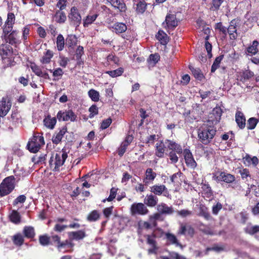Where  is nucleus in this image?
<instances>
[{
	"mask_svg": "<svg viewBox=\"0 0 259 259\" xmlns=\"http://www.w3.org/2000/svg\"><path fill=\"white\" fill-rule=\"evenodd\" d=\"M216 127L210 124H203L198 132V137L200 141L204 145L209 144L215 135Z\"/></svg>",
	"mask_w": 259,
	"mask_h": 259,
	"instance_id": "f257e3e1",
	"label": "nucleus"
},
{
	"mask_svg": "<svg viewBox=\"0 0 259 259\" xmlns=\"http://www.w3.org/2000/svg\"><path fill=\"white\" fill-rule=\"evenodd\" d=\"M2 30L1 38L5 42L15 47H17L21 43L19 31L18 30L9 28V29H5Z\"/></svg>",
	"mask_w": 259,
	"mask_h": 259,
	"instance_id": "f03ea898",
	"label": "nucleus"
},
{
	"mask_svg": "<svg viewBox=\"0 0 259 259\" xmlns=\"http://www.w3.org/2000/svg\"><path fill=\"white\" fill-rule=\"evenodd\" d=\"M68 154L65 150L62 149L61 151H59L55 154V159L52 156L49 160V165L50 168L54 171H59L60 167L62 166Z\"/></svg>",
	"mask_w": 259,
	"mask_h": 259,
	"instance_id": "7ed1b4c3",
	"label": "nucleus"
},
{
	"mask_svg": "<svg viewBox=\"0 0 259 259\" xmlns=\"http://www.w3.org/2000/svg\"><path fill=\"white\" fill-rule=\"evenodd\" d=\"M15 178L11 176L6 178L0 184V196L9 194L15 188Z\"/></svg>",
	"mask_w": 259,
	"mask_h": 259,
	"instance_id": "20e7f679",
	"label": "nucleus"
},
{
	"mask_svg": "<svg viewBox=\"0 0 259 259\" xmlns=\"http://www.w3.org/2000/svg\"><path fill=\"white\" fill-rule=\"evenodd\" d=\"M45 144L44 137L42 135L34 134L27 145L29 151L31 153H36L40 147Z\"/></svg>",
	"mask_w": 259,
	"mask_h": 259,
	"instance_id": "39448f33",
	"label": "nucleus"
},
{
	"mask_svg": "<svg viewBox=\"0 0 259 259\" xmlns=\"http://www.w3.org/2000/svg\"><path fill=\"white\" fill-rule=\"evenodd\" d=\"M212 178L218 183L224 182L231 184L235 181L234 175L225 171H218L216 174L213 175Z\"/></svg>",
	"mask_w": 259,
	"mask_h": 259,
	"instance_id": "423d86ee",
	"label": "nucleus"
},
{
	"mask_svg": "<svg viewBox=\"0 0 259 259\" xmlns=\"http://www.w3.org/2000/svg\"><path fill=\"white\" fill-rule=\"evenodd\" d=\"M130 212L132 215H145L147 214L149 211L144 203L135 202L131 206Z\"/></svg>",
	"mask_w": 259,
	"mask_h": 259,
	"instance_id": "0eeeda50",
	"label": "nucleus"
},
{
	"mask_svg": "<svg viewBox=\"0 0 259 259\" xmlns=\"http://www.w3.org/2000/svg\"><path fill=\"white\" fill-rule=\"evenodd\" d=\"M68 17L71 25L74 26L76 28L80 25L81 23V16L76 7H72L71 8Z\"/></svg>",
	"mask_w": 259,
	"mask_h": 259,
	"instance_id": "6e6552de",
	"label": "nucleus"
},
{
	"mask_svg": "<svg viewBox=\"0 0 259 259\" xmlns=\"http://www.w3.org/2000/svg\"><path fill=\"white\" fill-rule=\"evenodd\" d=\"M77 116L72 110H60L57 114V118L59 121H74L76 120Z\"/></svg>",
	"mask_w": 259,
	"mask_h": 259,
	"instance_id": "1a4fd4ad",
	"label": "nucleus"
},
{
	"mask_svg": "<svg viewBox=\"0 0 259 259\" xmlns=\"http://www.w3.org/2000/svg\"><path fill=\"white\" fill-rule=\"evenodd\" d=\"M12 107V101L8 97H3L0 101V117H4L7 115Z\"/></svg>",
	"mask_w": 259,
	"mask_h": 259,
	"instance_id": "9d476101",
	"label": "nucleus"
},
{
	"mask_svg": "<svg viewBox=\"0 0 259 259\" xmlns=\"http://www.w3.org/2000/svg\"><path fill=\"white\" fill-rule=\"evenodd\" d=\"M165 25L164 27L166 29L174 30L178 25V21L175 14L167 13L165 19V21L163 22L162 25Z\"/></svg>",
	"mask_w": 259,
	"mask_h": 259,
	"instance_id": "9b49d317",
	"label": "nucleus"
},
{
	"mask_svg": "<svg viewBox=\"0 0 259 259\" xmlns=\"http://www.w3.org/2000/svg\"><path fill=\"white\" fill-rule=\"evenodd\" d=\"M222 110L220 107L214 108L208 116L207 123L217 124L220 120L222 114Z\"/></svg>",
	"mask_w": 259,
	"mask_h": 259,
	"instance_id": "f8f14e48",
	"label": "nucleus"
},
{
	"mask_svg": "<svg viewBox=\"0 0 259 259\" xmlns=\"http://www.w3.org/2000/svg\"><path fill=\"white\" fill-rule=\"evenodd\" d=\"M183 154L187 166L194 169L197 167V164L194 160L190 150L188 149H185L184 150Z\"/></svg>",
	"mask_w": 259,
	"mask_h": 259,
	"instance_id": "ddd939ff",
	"label": "nucleus"
},
{
	"mask_svg": "<svg viewBox=\"0 0 259 259\" xmlns=\"http://www.w3.org/2000/svg\"><path fill=\"white\" fill-rule=\"evenodd\" d=\"M150 191L155 195L160 196L162 195L165 197H168L169 195V192L167 188L163 184H156L150 187Z\"/></svg>",
	"mask_w": 259,
	"mask_h": 259,
	"instance_id": "4468645a",
	"label": "nucleus"
},
{
	"mask_svg": "<svg viewBox=\"0 0 259 259\" xmlns=\"http://www.w3.org/2000/svg\"><path fill=\"white\" fill-rule=\"evenodd\" d=\"M238 23V20L234 19L229 23L227 28V33L229 34L230 39L235 40L237 38V26Z\"/></svg>",
	"mask_w": 259,
	"mask_h": 259,
	"instance_id": "2eb2a0df",
	"label": "nucleus"
},
{
	"mask_svg": "<svg viewBox=\"0 0 259 259\" xmlns=\"http://www.w3.org/2000/svg\"><path fill=\"white\" fill-rule=\"evenodd\" d=\"M16 55L11 45L6 42L0 45V56L2 57Z\"/></svg>",
	"mask_w": 259,
	"mask_h": 259,
	"instance_id": "dca6fc26",
	"label": "nucleus"
},
{
	"mask_svg": "<svg viewBox=\"0 0 259 259\" xmlns=\"http://www.w3.org/2000/svg\"><path fill=\"white\" fill-rule=\"evenodd\" d=\"M166 146L165 141L160 140L155 145V155L160 158L164 157L166 149Z\"/></svg>",
	"mask_w": 259,
	"mask_h": 259,
	"instance_id": "f3484780",
	"label": "nucleus"
},
{
	"mask_svg": "<svg viewBox=\"0 0 259 259\" xmlns=\"http://www.w3.org/2000/svg\"><path fill=\"white\" fill-rule=\"evenodd\" d=\"M165 143L166 144L167 148L171 150V151H175L178 154H181L183 153V149L181 145L175 141L172 140L166 139Z\"/></svg>",
	"mask_w": 259,
	"mask_h": 259,
	"instance_id": "a211bd4d",
	"label": "nucleus"
},
{
	"mask_svg": "<svg viewBox=\"0 0 259 259\" xmlns=\"http://www.w3.org/2000/svg\"><path fill=\"white\" fill-rule=\"evenodd\" d=\"M115 9H118L120 13H125L127 10L126 4L123 0H106Z\"/></svg>",
	"mask_w": 259,
	"mask_h": 259,
	"instance_id": "6ab92c4d",
	"label": "nucleus"
},
{
	"mask_svg": "<svg viewBox=\"0 0 259 259\" xmlns=\"http://www.w3.org/2000/svg\"><path fill=\"white\" fill-rule=\"evenodd\" d=\"M67 132V128L64 126L60 130L59 132H55L52 138V142L56 145L60 143Z\"/></svg>",
	"mask_w": 259,
	"mask_h": 259,
	"instance_id": "aec40b11",
	"label": "nucleus"
},
{
	"mask_svg": "<svg viewBox=\"0 0 259 259\" xmlns=\"http://www.w3.org/2000/svg\"><path fill=\"white\" fill-rule=\"evenodd\" d=\"M15 56H12L2 57V69L5 70L8 67H11L12 66H15L16 64V62L15 61Z\"/></svg>",
	"mask_w": 259,
	"mask_h": 259,
	"instance_id": "412c9836",
	"label": "nucleus"
},
{
	"mask_svg": "<svg viewBox=\"0 0 259 259\" xmlns=\"http://www.w3.org/2000/svg\"><path fill=\"white\" fill-rule=\"evenodd\" d=\"M195 233L194 228L191 226H186L185 224H181L178 231V234L188 235L192 237Z\"/></svg>",
	"mask_w": 259,
	"mask_h": 259,
	"instance_id": "4be33fe9",
	"label": "nucleus"
},
{
	"mask_svg": "<svg viewBox=\"0 0 259 259\" xmlns=\"http://www.w3.org/2000/svg\"><path fill=\"white\" fill-rule=\"evenodd\" d=\"M16 17L13 13L9 12L7 15V18L4 23V25L2 26V29L9 28L13 29L15 23Z\"/></svg>",
	"mask_w": 259,
	"mask_h": 259,
	"instance_id": "5701e85b",
	"label": "nucleus"
},
{
	"mask_svg": "<svg viewBox=\"0 0 259 259\" xmlns=\"http://www.w3.org/2000/svg\"><path fill=\"white\" fill-rule=\"evenodd\" d=\"M68 238L71 241L80 240L83 239L86 236L84 230L77 231H72L68 233Z\"/></svg>",
	"mask_w": 259,
	"mask_h": 259,
	"instance_id": "b1692460",
	"label": "nucleus"
},
{
	"mask_svg": "<svg viewBox=\"0 0 259 259\" xmlns=\"http://www.w3.org/2000/svg\"><path fill=\"white\" fill-rule=\"evenodd\" d=\"M202 196L204 198L211 199L213 196V191L210 185L207 183L201 184Z\"/></svg>",
	"mask_w": 259,
	"mask_h": 259,
	"instance_id": "393cba45",
	"label": "nucleus"
},
{
	"mask_svg": "<svg viewBox=\"0 0 259 259\" xmlns=\"http://www.w3.org/2000/svg\"><path fill=\"white\" fill-rule=\"evenodd\" d=\"M158 201V199L156 196L150 194L146 195L144 202L146 206L153 207L157 205Z\"/></svg>",
	"mask_w": 259,
	"mask_h": 259,
	"instance_id": "a878e982",
	"label": "nucleus"
},
{
	"mask_svg": "<svg viewBox=\"0 0 259 259\" xmlns=\"http://www.w3.org/2000/svg\"><path fill=\"white\" fill-rule=\"evenodd\" d=\"M235 120L237 125L240 129H243L245 127L246 119L243 113L240 111H237L235 114Z\"/></svg>",
	"mask_w": 259,
	"mask_h": 259,
	"instance_id": "bb28decb",
	"label": "nucleus"
},
{
	"mask_svg": "<svg viewBox=\"0 0 259 259\" xmlns=\"http://www.w3.org/2000/svg\"><path fill=\"white\" fill-rule=\"evenodd\" d=\"M43 122L45 126L52 130L57 123V117H52L50 114H48L44 119Z\"/></svg>",
	"mask_w": 259,
	"mask_h": 259,
	"instance_id": "cd10ccee",
	"label": "nucleus"
},
{
	"mask_svg": "<svg viewBox=\"0 0 259 259\" xmlns=\"http://www.w3.org/2000/svg\"><path fill=\"white\" fill-rule=\"evenodd\" d=\"M156 176V173L153 171L151 168H148L145 171V177L143 180V182L145 184H148L149 182H153Z\"/></svg>",
	"mask_w": 259,
	"mask_h": 259,
	"instance_id": "c85d7f7f",
	"label": "nucleus"
},
{
	"mask_svg": "<svg viewBox=\"0 0 259 259\" xmlns=\"http://www.w3.org/2000/svg\"><path fill=\"white\" fill-rule=\"evenodd\" d=\"M254 75L253 72L249 69L242 71L239 73V80L242 82H245L249 80Z\"/></svg>",
	"mask_w": 259,
	"mask_h": 259,
	"instance_id": "c756f323",
	"label": "nucleus"
},
{
	"mask_svg": "<svg viewBox=\"0 0 259 259\" xmlns=\"http://www.w3.org/2000/svg\"><path fill=\"white\" fill-rule=\"evenodd\" d=\"M157 209L162 214H171L174 211L172 207H169L164 203L158 205Z\"/></svg>",
	"mask_w": 259,
	"mask_h": 259,
	"instance_id": "7c9ffc66",
	"label": "nucleus"
},
{
	"mask_svg": "<svg viewBox=\"0 0 259 259\" xmlns=\"http://www.w3.org/2000/svg\"><path fill=\"white\" fill-rule=\"evenodd\" d=\"M156 38L162 45H166L169 41V37L164 31L160 30L156 35Z\"/></svg>",
	"mask_w": 259,
	"mask_h": 259,
	"instance_id": "2f4dec72",
	"label": "nucleus"
},
{
	"mask_svg": "<svg viewBox=\"0 0 259 259\" xmlns=\"http://www.w3.org/2000/svg\"><path fill=\"white\" fill-rule=\"evenodd\" d=\"M112 28L116 34L124 32L127 29L126 24L122 22H116L112 26Z\"/></svg>",
	"mask_w": 259,
	"mask_h": 259,
	"instance_id": "473e14b6",
	"label": "nucleus"
},
{
	"mask_svg": "<svg viewBox=\"0 0 259 259\" xmlns=\"http://www.w3.org/2000/svg\"><path fill=\"white\" fill-rule=\"evenodd\" d=\"M50 244L55 246L58 249L60 250L62 248L64 244H62L61 241V238L58 235H53L50 236Z\"/></svg>",
	"mask_w": 259,
	"mask_h": 259,
	"instance_id": "72a5a7b5",
	"label": "nucleus"
},
{
	"mask_svg": "<svg viewBox=\"0 0 259 259\" xmlns=\"http://www.w3.org/2000/svg\"><path fill=\"white\" fill-rule=\"evenodd\" d=\"M136 0H133L135 2ZM136 12L137 14H143L147 9V3L144 0H139L136 4Z\"/></svg>",
	"mask_w": 259,
	"mask_h": 259,
	"instance_id": "f704fd0d",
	"label": "nucleus"
},
{
	"mask_svg": "<svg viewBox=\"0 0 259 259\" xmlns=\"http://www.w3.org/2000/svg\"><path fill=\"white\" fill-rule=\"evenodd\" d=\"M55 21L58 23H64L67 19L66 14L62 10H57L54 16Z\"/></svg>",
	"mask_w": 259,
	"mask_h": 259,
	"instance_id": "c9c22d12",
	"label": "nucleus"
},
{
	"mask_svg": "<svg viewBox=\"0 0 259 259\" xmlns=\"http://www.w3.org/2000/svg\"><path fill=\"white\" fill-rule=\"evenodd\" d=\"M12 240L15 246L20 247L24 244V237L20 233H18L12 236Z\"/></svg>",
	"mask_w": 259,
	"mask_h": 259,
	"instance_id": "e433bc0d",
	"label": "nucleus"
},
{
	"mask_svg": "<svg viewBox=\"0 0 259 259\" xmlns=\"http://www.w3.org/2000/svg\"><path fill=\"white\" fill-rule=\"evenodd\" d=\"M258 45L259 42L257 40H253L252 45L248 46L246 49L245 52L248 54H250L251 55H255L258 52Z\"/></svg>",
	"mask_w": 259,
	"mask_h": 259,
	"instance_id": "4c0bfd02",
	"label": "nucleus"
},
{
	"mask_svg": "<svg viewBox=\"0 0 259 259\" xmlns=\"http://www.w3.org/2000/svg\"><path fill=\"white\" fill-rule=\"evenodd\" d=\"M24 237L27 239H32L35 237V232L34 228L32 226H25L23 230Z\"/></svg>",
	"mask_w": 259,
	"mask_h": 259,
	"instance_id": "58836bf2",
	"label": "nucleus"
},
{
	"mask_svg": "<svg viewBox=\"0 0 259 259\" xmlns=\"http://www.w3.org/2000/svg\"><path fill=\"white\" fill-rule=\"evenodd\" d=\"M199 215L203 217L206 220H209L211 218L208 208L203 204L200 205Z\"/></svg>",
	"mask_w": 259,
	"mask_h": 259,
	"instance_id": "ea45409f",
	"label": "nucleus"
},
{
	"mask_svg": "<svg viewBox=\"0 0 259 259\" xmlns=\"http://www.w3.org/2000/svg\"><path fill=\"white\" fill-rule=\"evenodd\" d=\"M77 37L75 35H68L66 38V45L68 48H73L77 44Z\"/></svg>",
	"mask_w": 259,
	"mask_h": 259,
	"instance_id": "a19ab883",
	"label": "nucleus"
},
{
	"mask_svg": "<svg viewBox=\"0 0 259 259\" xmlns=\"http://www.w3.org/2000/svg\"><path fill=\"white\" fill-rule=\"evenodd\" d=\"M194 77L199 81H202L204 78V76L201 70L199 68H195L192 67H189Z\"/></svg>",
	"mask_w": 259,
	"mask_h": 259,
	"instance_id": "79ce46f5",
	"label": "nucleus"
},
{
	"mask_svg": "<svg viewBox=\"0 0 259 259\" xmlns=\"http://www.w3.org/2000/svg\"><path fill=\"white\" fill-rule=\"evenodd\" d=\"M166 238L170 244H175L177 246H182L176 236L171 233H167L165 234Z\"/></svg>",
	"mask_w": 259,
	"mask_h": 259,
	"instance_id": "37998d69",
	"label": "nucleus"
},
{
	"mask_svg": "<svg viewBox=\"0 0 259 259\" xmlns=\"http://www.w3.org/2000/svg\"><path fill=\"white\" fill-rule=\"evenodd\" d=\"M53 55L54 54L53 52L50 50H48L40 59V62L43 64L49 63L51 62Z\"/></svg>",
	"mask_w": 259,
	"mask_h": 259,
	"instance_id": "c03bdc74",
	"label": "nucleus"
},
{
	"mask_svg": "<svg viewBox=\"0 0 259 259\" xmlns=\"http://www.w3.org/2000/svg\"><path fill=\"white\" fill-rule=\"evenodd\" d=\"M100 214L98 210L91 211L87 216V220L90 222H96L100 219Z\"/></svg>",
	"mask_w": 259,
	"mask_h": 259,
	"instance_id": "a18cd8bd",
	"label": "nucleus"
},
{
	"mask_svg": "<svg viewBox=\"0 0 259 259\" xmlns=\"http://www.w3.org/2000/svg\"><path fill=\"white\" fill-rule=\"evenodd\" d=\"M124 72V68L119 67L115 70L111 71H106L105 73L108 74L112 78L117 77L121 76Z\"/></svg>",
	"mask_w": 259,
	"mask_h": 259,
	"instance_id": "49530a36",
	"label": "nucleus"
},
{
	"mask_svg": "<svg viewBox=\"0 0 259 259\" xmlns=\"http://www.w3.org/2000/svg\"><path fill=\"white\" fill-rule=\"evenodd\" d=\"M224 1L225 0H212L209 8L210 10L213 12L218 11Z\"/></svg>",
	"mask_w": 259,
	"mask_h": 259,
	"instance_id": "de8ad7c7",
	"label": "nucleus"
},
{
	"mask_svg": "<svg viewBox=\"0 0 259 259\" xmlns=\"http://www.w3.org/2000/svg\"><path fill=\"white\" fill-rule=\"evenodd\" d=\"M224 55H220L219 56L217 57L212 66H211V72L212 73H213L215 71V70L220 67V63L221 62V61H222V60L224 58Z\"/></svg>",
	"mask_w": 259,
	"mask_h": 259,
	"instance_id": "09e8293b",
	"label": "nucleus"
},
{
	"mask_svg": "<svg viewBox=\"0 0 259 259\" xmlns=\"http://www.w3.org/2000/svg\"><path fill=\"white\" fill-rule=\"evenodd\" d=\"M65 40L63 36L59 34L57 37L56 45L59 51H61L64 48Z\"/></svg>",
	"mask_w": 259,
	"mask_h": 259,
	"instance_id": "8fccbe9b",
	"label": "nucleus"
},
{
	"mask_svg": "<svg viewBox=\"0 0 259 259\" xmlns=\"http://www.w3.org/2000/svg\"><path fill=\"white\" fill-rule=\"evenodd\" d=\"M98 15L96 14L92 16L88 15L86 17L85 19L83 20V26L84 27H88V26L91 24L93 22H94L97 19Z\"/></svg>",
	"mask_w": 259,
	"mask_h": 259,
	"instance_id": "3c124183",
	"label": "nucleus"
},
{
	"mask_svg": "<svg viewBox=\"0 0 259 259\" xmlns=\"http://www.w3.org/2000/svg\"><path fill=\"white\" fill-rule=\"evenodd\" d=\"M118 189L112 187L110 190V195L108 198L103 199L102 201L105 203L106 201L110 202L115 198Z\"/></svg>",
	"mask_w": 259,
	"mask_h": 259,
	"instance_id": "603ef678",
	"label": "nucleus"
},
{
	"mask_svg": "<svg viewBox=\"0 0 259 259\" xmlns=\"http://www.w3.org/2000/svg\"><path fill=\"white\" fill-rule=\"evenodd\" d=\"M10 219L12 222L15 224H18L20 222L21 217L19 213L15 210H13L10 215Z\"/></svg>",
	"mask_w": 259,
	"mask_h": 259,
	"instance_id": "864d4df0",
	"label": "nucleus"
},
{
	"mask_svg": "<svg viewBox=\"0 0 259 259\" xmlns=\"http://www.w3.org/2000/svg\"><path fill=\"white\" fill-rule=\"evenodd\" d=\"M51 238L47 234L39 236V242L42 246H47L50 244Z\"/></svg>",
	"mask_w": 259,
	"mask_h": 259,
	"instance_id": "5fc2aeb1",
	"label": "nucleus"
},
{
	"mask_svg": "<svg viewBox=\"0 0 259 259\" xmlns=\"http://www.w3.org/2000/svg\"><path fill=\"white\" fill-rule=\"evenodd\" d=\"M88 95L94 102H98L99 100V93L94 89H91L88 92Z\"/></svg>",
	"mask_w": 259,
	"mask_h": 259,
	"instance_id": "6e6d98bb",
	"label": "nucleus"
},
{
	"mask_svg": "<svg viewBox=\"0 0 259 259\" xmlns=\"http://www.w3.org/2000/svg\"><path fill=\"white\" fill-rule=\"evenodd\" d=\"M258 120L255 117L249 118L247 120V128L248 130H253L256 127Z\"/></svg>",
	"mask_w": 259,
	"mask_h": 259,
	"instance_id": "4d7b16f0",
	"label": "nucleus"
},
{
	"mask_svg": "<svg viewBox=\"0 0 259 259\" xmlns=\"http://www.w3.org/2000/svg\"><path fill=\"white\" fill-rule=\"evenodd\" d=\"M244 231L247 234L253 235L259 232V226L247 227L244 229Z\"/></svg>",
	"mask_w": 259,
	"mask_h": 259,
	"instance_id": "13d9d810",
	"label": "nucleus"
},
{
	"mask_svg": "<svg viewBox=\"0 0 259 259\" xmlns=\"http://www.w3.org/2000/svg\"><path fill=\"white\" fill-rule=\"evenodd\" d=\"M30 31V27L28 25H26L23 28L22 39H23L24 43L27 42Z\"/></svg>",
	"mask_w": 259,
	"mask_h": 259,
	"instance_id": "bf43d9fd",
	"label": "nucleus"
},
{
	"mask_svg": "<svg viewBox=\"0 0 259 259\" xmlns=\"http://www.w3.org/2000/svg\"><path fill=\"white\" fill-rule=\"evenodd\" d=\"M239 173L241 176V179L246 180L247 178H251V175L250 174L249 170L247 168H242L239 170Z\"/></svg>",
	"mask_w": 259,
	"mask_h": 259,
	"instance_id": "052dcab7",
	"label": "nucleus"
},
{
	"mask_svg": "<svg viewBox=\"0 0 259 259\" xmlns=\"http://www.w3.org/2000/svg\"><path fill=\"white\" fill-rule=\"evenodd\" d=\"M30 67L31 69L32 72L38 76H39L42 72L40 67L39 66L37 65L35 63H31L30 65Z\"/></svg>",
	"mask_w": 259,
	"mask_h": 259,
	"instance_id": "680f3d73",
	"label": "nucleus"
},
{
	"mask_svg": "<svg viewBox=\"0 0 259 259\" xmlns=\"http://www.w3.org/2000/svg\"><path fill=\"white\" fill-rule=\"evenodd\" d=\"M160 56L158 53L152 54L150 55L148 61L150 63L156 64L160 60Z\"/></svg>",
	"mask_w": 259,
	"mask_h": 259,
	"instance_id": "e2e57ef3",
	"label": "nucleus"
},
{
	"mask_svg": "<svg viewBox=\"0 0 259 259\" xmlns=\"http://www.w3.org/2000/svg\"><path fill=\"white\" fill-rule=\"evenodd\" d=\"M11 119L13 122L18 123L21 119V115L17 109L12 111Z\"/></svg>",
	"mask_w": 259,
	"mask_h": 259,
	"instance_id": "0e129e2a",
	"label": "nucleus"
},
{
	"mask_svg": "<svg viewBox=\"0 0 259 259\" xmlns=\"http://www.w3.org/2000/svg\"><path fill=\"white\" fill-rule=\"evenodd\" d=\"M112 123V119L110 117H109L106 119H104L101 123L100 128L102 130H105L108 128Z\"/></svg>",
	"mask_w": 259,
	"mask_h": 259,
	"instance_id": "69168bd1",
	"label": "nucleus"
},
{
	"mask_svg": "<svg viewBox=\"0 0 259 259\" xmlns=\"http://www.w3.org/2000/svg\"><path fill=\"white\" fill-rule=\"evenodd\" d=\"M68 228V226L66 225H61L57 223L53 228V230L55 232L60 233L63 231L65 229Z\"/></svg>",
	"mask_w": 259,
	"mask_h": 259,
	"instance_id": "338daca9",
	"label": "nucleus"
},
{
	"mask_svg": "<svg viewBox=\"0 0 259 259\" xmlns=\"http://www.w3.org/2000/svg\"><path fill=\"white\" fill-rule=\"evenodd\" d=\"M84 54V48L81 46H79L75 51L76 60H79Z\"/></svg>",
	"mask_w": 259,
	"mask_h": 259,
	"instance_id": "774afa93",
	"label": "nucleus"
}]
</instances>
